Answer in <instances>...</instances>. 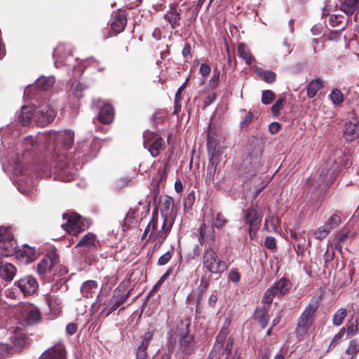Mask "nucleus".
Segmentation results:
<instances>
[{
    "mask_svg": "<svg viewBox=\"0 0 359 359\" xmlns=\"http://www.w3.org/2000/svg\"><path fill=\"white\" fill-rule=\"evenodd\" d=\"M136 210L130 208L127 212L125 217V223L129 224L131 223L135 217Z\"/></svg>",
    "mask_w": 359,
    "mask_h": 359,
    "instance_id": "obj_60",
    "label": "nucleus"
},
{
    "mask_svg": "<svg viewBox=\"0 0 359 359\" xmlns=\"http://www.w3.org/2000/svg\"><path fill=\"white\" fill-rule=\"evenodd\" d=\"M359 332V317L353 316L347 323L346 334L351 337Z\"/></svg>",
    "mask_w": 359,
    "mask_h": 359,
    "instance_id": "obj_32",
    "label": "nucleus"
},
{
    "mask_svg": "<svg viewBox=\"0 0 359 359\" xmlns=\"http://www.w3.org/2000/svg\"><path fill=\"white\" fill-rule=\"evenodd\" d=\"M33 117L35 118V113L33 112L32 107L24 106L22 107L21 113L19 116V121L22 126H26L29 125Z\"/></svg>",
    "mask_w": 359,
    "mask_h": 359,
    "instance_id": "obj_25",
    "label": "nucleus"
},
{
    "mask_svg": "<svg viewBox=\"0 0 359 359\" xmlns=\"http://www.w3.org/2000/svg\"><path fill=\"white\" fill-rule=\"evenodd\" d=\"M65 346L58 344L45 351L39 359H66Z\"/></svg>",
    "mask_w": 359,
    "mask_h": 359,
    "instance_id": "obj_16",
    "label": "nucleus"
},
{
    "mask_svg": "<svg viewBox=\"0 0 359 359\" xmlns=\"http://www.w3.org/2000/svg\"><path fill=\"white\" fill-rule=\"evenodd\" d=\"M55 83V79L54 77L49 76V77H40L36 81V86L43 90L46 91L49 90Z\"/></svg>",
    "mask_w": 359,
    "mask_h": 359,
    "instance_id": "obj_33",
    "label": "nucleus"
},
{
    "mask_svg": "<svg viewBox=\"0 0 359 359\" xmlns=\"http://www.w3.org/2000/svg\"><path fill=\"white\" fill-rule=\"evenodd\" d=\"M16 269L11 264H6L2 266H0V276L2 278L11 280H13L14 276L15 275Z\"/></svg>",
    "mask_w": 359,
    "mask_h": 359,
    "instance_id": "obj_29",
    "label": "nucleus"
},
{
    "mask_svg": "<svg viewBox=\"0 0 359 359\" xmlns=\"http://www.w3.org/2000/svg\"><path fill=\"white\" fill-rule=\"evenodd\" d=\"M22 256L25 257L29 262H33L36 259L35 250L29 245H25L22 250Z\"/></svg>",
    "mask_w": 359,
    "mask_h": 359,
    "instance_id": "obj_39",
    "label": "nucleus"
},
{
    "mask_svg": "<svg viewBox=\"0 0 359 359\" xmlns=\"http://www.w3.org/2000/svg\"><path fill=\"white\" fill-rule=\"evenodd\" d=\"M279 51L280 53L283 56H286L291 53L290 44L287 42V40L283 41L282 46L280 47Z\"/></svg>",
    "mask_w": 359,
    "mask_h": 359,
    "instance_id": "obj_49",
    "label": "nucleus"
},
{
    "mask_svg": "<svg viewBox=\"0 0 359 359\" xmlns=\"http://www.w3.org/2000/svg\"><path fill=\"white\" fill-rule=\"evenodd\" d=\"M126 22L127 20L124 11H118L112 19L111 29L116 33H120L124 29Z\"/></svg>",
    "mask_w": 359,
    "mask_h": 359,
    "instance_id": "obj_23",
    "label": "nucleus"
},
{
    "mask_svg": "<svg viewBox=\"0 0 359 359\" xmlns=\"http://www.w3.org/2000/svg\"><path fill=\"white\" fill-rule=\"evenodd\" d=\"M20 307L22 318L27 325L40 323L41 315L39 309L32 304H23Z\"/></svg>",
    "mask_w": 359,
    "mask_h": 359,
    "instance_id": "obj_8",
    "label": "nucleus"
},
{
    "mask_svg": "<svg viewBox=\"0 0 359 359\" xmlns=\"http://www.w3.org/2000/svg\"><path fill=\"white\" fill-rule=\"evenodd\" d=\"M218 161L217 158H209V163L207 167V179L209 182L213 180V177L215 174L217 166L218 165Z\"/></svg>",
    "mask_w": 359,
    "mask_h": 359,
    "instance_id": "obj_34",
    "label": "nucleus"
},
{
    "mask_svg": "<svg viewBox=\"0 0 359 359\" xmlns=\"http://www.w3.org/2000/svg\"><path fill=\"white\" fill-rule=\"evenodd\" d=\"M323 87V82L320 79H316L311 81L307 87V95L309 97L316 96L318 91Z\"/></svg>",
    "mask_w": 359,
    "mask_h": 359,
    "instance_id": "obj_31",
    "label": "nucleus"
},
{
    "mask_svg": "<svg viewBox=\"0 0 359 359\" xmlns=\"http://www.w3.org/2000/svg\"><path fill=\"white\" fill-rule=\"evenodd\" d=\"M98 120L103 124H109L113 121L114 109L111 105L104 104L102 106L98 114Z\"/></svg>",
    "mask_w": 359,
    "mask_h": 359,
    "instance_id": "obj_21",
    "label": "nucleus"
},
{
    "mask_svg": "<svg viewBox=\"0 0 359 359\" xmlns=\"http://www.w3.org/2000/svg\"><path fill=\"white\" fill-rule=\"evenodd\" d=\"M346 313H347V312H346V309L341 308V309H339L333 316L334 325H335L337 326L340 325L342 323L343 320L346 317Z\"/></svg>",
    "mask_w": 359,
    "mask_h": 359,
    "instance_id": "obj_40",
    "label": "nucleus"
},
{
    "mask_svg": "<svg viewBox=\"0 0 359 359\" xmlns=\"http://www.w3.org/2000/svg\"><path fill=\"white\" fill-rule=\"evenodd\" d=\"M57 257L55 255L47 256L43 258L37 264V271L40 275H43L49 271L51 268L57 263Z\"/></svg>",
    "mask_w": 359,
    "mask_h": 359,
    "instance_id": "obj_20",
    "label": "nucleus"
},
{
    "mask_svg": "<svg viewBox=\"0 0 359 359\" xmlns=\"http://www.w3.org/2000/svg\"><path fill=\"white\" fill-rule=\"evenodd\" d=\"M291 288L292 283L287 278H282L267 289L262 298V302L270 304L273 302V297L283 296L288 293Z\"/></svg>",
    "mask_w": 359,
    "mask_h": 359,
    "instance_id": "obj_7",
    "label": "nucleus"
},
{
    "mask_svg": "<svg viewBox=\"0 0 359 359\" xmlns=\"http://www.w3.org/2000/svg\"><path fill=\"white\" fill-rule=\"evenodd\" d=\"M238 55L245 60L247 65H250L255 60L249 48L244 43H240L238 46Z\"/></svg>",
    "mask_w": 359,
    "mask_h": 359,
    "instance_id": "obj_30",
    "label": "nucleus"
},
{
    "mask_svg": "<svg viewBox=\"0 0 359 359\" xmlns=\"http://www.w3.org/2000/svg\"><path fill=\"white\" fill-rule=\"evenodd\" d=\"M190 320L189 319L181 320L177 325L173 333L175 338H179L180 351L185 354H191L194 351V337L189 332Z\"/></svg>",
    "mask_w": 359,
    "mask_h": 359,
    "instance_id": "obj_4",
    "label": "nucleus"
},
{
    "mask_svg": "<svg viewBox=\"0 0 359 359\" xmlns=\"http://www.w3.org/2000/svg\"><path fill=\"white\" fill-rule=\"evenodd\" d=\"M332 230V226L330 224H325L322 226H320L317 229L313 235L316 239L322 240Z\"/></svg>",
    "mask_w": 359,
    "mask_h": 359,
    "instance_id": "obj_35",
    "label": "nucleus"
},
{
    "mask_svg": "<svg viewBox=\"0 0 359 359\" xmlns=\"http://www.w3.org/2000/svg\"><path fill=\"white\" fill-rule=\"evenodd\" d=\"M153 338V332L148 331L145 333L142 338V341L140 346L148 348L151 340Z\"/></svg>",
    "mask_w": 359,
    "mask_h": 359,
    "instance_id": "obj_53",
    "label": "nucleus"
},
{
    "mask_svg": "<svg viewBox=\"0 0 359 359\" xmlns=\"http://www.w3.org/2000/svg\"><path fill=\"white\" fill-rule=\"evenodd\" d=\"M255 73L268 83H273L276 79V74L271 70H264L259 67H255Z\"/></svg>",
    "mask_w": 359,
    "mask_h": 359,
    "instance_id": "obj_28",
    "label": "nucleus"
},
{
    "mask_svg": "<svg viewBox=\"0 0 359 359\" xmlns=\"http://www.w3.org/2000/svg\"><path fill=\"white\" fill-rule=\"evenodd\" d=\"M22 327H24V324L19 323L18 325L11 329L12 336L11 340L13 345L18 348H22L28 343V339L26 337L25 334L22 332Z\"/></svg>",
    "mask_w": 359,
    "mask_h": 359,
    "instance_id": "obj_14",
    "label": "nucleus"
},
{
    "mask_svg": "<svg viewBox=\"0 0 359 359\" xmlns=\"http://www.w3.org/2000/svg\"><path fill=\"white\" fill-rule=\"evenodd\" d=\"M77 330V325L75 323H69L66 327V331L69 334H74Z\"/></svg>",
    "mask_w": 359,
    "mask_h": 359,
    "instance_id": "obj_64",
    "label": "nucleus"
},
{
    "mask_svg": "<svg viewBox=\"0 0 359 359\" xmlns=\"http://www.w3.org/2000/svg\"><path fill=\"white\" fill-rule=\"evenodd\" d=\"M260 155L248 154L243 160L241 165V170L249 176L254 175L259 165Z\"/></svg>",
    "mask_w": 359,
    "mask_h": 359,
    "instance_id": "obj_12",
    "label": "nucleus"
},
{
    "mask_svg": "<svg viewBox=\"0 0 359 359\" xmlns=\"http://www.w3.org/2000/svg\"><path fill=\"white\" fill-rule=\"evenodd\" d=\"M285 100L283 98H278L271 107V111L275 115H278L283 107Z\"/></svg>",
    "mask_w": 359,
    "mask_h": 359,
    "instance_id": "obj_47",
    "label": "nucleus"
},
{
    "mask_svg": "<svg viewBox=\"0 0 359 359\" xmlns=\"http://www.w3.org/2000/svg\"><path fill=\"white\" fill-rule=\"evenodd\" d=\"M164 144V140L159 137L156 139L151 144H147L144 142V145L145 147H148V149L153 157L157 156L161 150H162Z\"/></svg>",
    "mask_w": 359,
    "mask_h": 359,
    "instance_id": "obj_27",
    "label": "nucleus"
},
{
    "mask_svg": "<svg viewBox=\"0 0 359 359\" xmlns=\"http://www.w3.org/2000/svg\"><path fill=\"white\" fill-rule=\"evenodd\" d=\"M274 98V93L270 90H264L262 95V102L264 104H270Z\"/></svg>",
    "mask_w": 359,
    "mask_h": 359,
    "instance_id": "obj_45",
    "label": "nucleus"
},
{
    "mask_svg": "<svg viewBox=\"0 0 359 359\" xmlns=\"http://www.w3.org/2000/svg\"><path fill=\"white\" fill-rule=\"evenodd\" d=\"M205 228H206V226L204 223H203L200 228H199V242L201 244H203V241H204V238H205Z\"/></svg>",
    "mask_w": 359,
    "mask_h": 359,
    "instance_id": "obj_63",
    "label": "nucleus"
},
{
    "mask_svg": "<svg viewBox=\"0 0 359 359\" xmlns=\"http://www.w3.org/2000/svg\"><path fill=\"white\" fill-rule=\"evenodd\" d=\"M243 220L245 224L254 229H259L260 226L261 218L257 211L253 208H249L244 211Z\"/></svg>",
    "mask_w": 359,
    "mask_h": 359,
    "instance_id": "obj_18",
    "label": "nucleus"
},
{
    "mask_svg": "<svg viewBox=\"0 0 359 359\" xmlns=\"http://www.w3.org/2000/svg\"><path fill=\"white\" fill-rule=\"evenodd\" d=\"M229 278L231 282L238 283L241 279V274L237 270L233 269L229 273Z\"/></svg>",
    "mask_w": 359,
    "mask_h": 359,
    "instance_id": "obj_56",
    "label": "nucleus"
},
{
    "mask_svg": "<svg viewBox=\"0 0 359 359\" xmlns=\"http://www.w3.org/2000/svg\"><path fill=\"white\" fill-rule=\"evenodd\" d=\"M156 226H157V220L154 217H153L151 220L149 222V223L147 226V227L144 231L143 236H146L148 233H149V238H151V236L153 234Z\"/></svg>",
    "mask_w": 359,
    "mask_h": 359,
    "instance_id": "obj_41",
    "label": "nucleus"
},
{
    "mask_svg": "<svg viewBox=\"0 0 359 359\" xmlns=\"http://www.w3.org/2000/svg\"><path fill=\"white\" fill-rule=\"evenodd\" d=\"M55 111L49 106H41L35 112V122L41 126H44L52 122L55 117Z\"/></svg>",
    "mask_w": 359,
    "mask_h": 359,
    "instance_id": "obj_9",
    "label": "nucleus"
},
{
    "mask_svg": "<svg viewBox=\"0 0 359 359\" xmlns=\"http://www.w3.org/2000/svg\"><path fill=\"white\" fill-rule=\"evenodd\" d=\"M63 218L67 219V222L65 224H62V226L69 233L76 235L84 230L80 221V216L78 214H64Z\"/></svg>",
    "mask_w": 359,
    "mask_h": 359,
    "instance_id": "obj_10",
    "label": "nucleus"
},
{
    "mask_svg": "<svg viewBox=\"0 0 359 359\" xmlns=\"http://www.w3.org/2000/svg\"><path fill=\"white\" fill-rule=\"evenodd\" d=\"M265 227L269 231H276V226L275 224V219L270 216L266 218Z\"/></svg>",
    "mask_w": 359,
    "mask_h": 359,
    "instance_id": "obj_48",
    "label": "nucleus"
},
{
    "mask_svg": "<svg viewBox=\"0 0 359 359\" xmlns=\"http://www.w3.org/2000/svg\"><path fill=\"white\" fill-rule=\"evenodd\" d=\"M17 285L25 295L34 293L38 288V283L32 276H26L17 282Z\"/></svg>",
    "mask_w": 359,
    "mask_h": 359,
    "instance_id": "obj_15",
    "label": "nucleus"
},
{
    "mask_svg": "<svg viewBox=\"0 0 359 359\" xmlns=\"http://www.w3.org/2000/svg\"><path fill=\"white\" fill-rule=\"evenodd\" d=\"M344 135L347 141L351 142L359 137V121L346 123L344 128Z\"/></svg>",
    "mask_w": 359,
    "mask_h": 359,
    "instance_id": "obj_19",
    "label": "nucleus"
},
{
    "mask_svg": "<svg viewBox=\"0 0 359 359\" xmlns=\"http://www.w3.org/2000/svg\"><path fill=\"white\" fill-rule=\"evenodd\" d=\"M77 245L91 247L95 245V236L91 233L86 234L78 243Z\"/></svg>",
    "mask_w": 359,
    "mask_h": 359,
    "instance_id": "obj_37",
    "label": "nucleus"
},
{
    "mask_svg": "<svg viewBox=\"0 0 359 359\" xmlns=\"http://www.w3.org/2000/svg\"><path fill=\"white\" fill-rule=\"evenodd\" d=\"M253 118V114L251 111H248L245 114V117L242 122L241 123V126L242 128H247L249 124L252 122Z\"/></svg>",
    "mask_w": 359,
    "mask_h": 359,
    "instance_id": "obj_50",
    "label": "nucleus"
},
{
    "mask_svg": "<svg viewBox=\"0 0 359 359\" xmlns=\"http://www.w3.org/2000/svg\"><path fill=\"white\" fill-rule=\"evenodd\" d=\"M290 236L294 238L296 241H297L299 243H298V247L299 248L301 245H304V243H305V239L303 238V242L302 241V239H301V236H299L295 231H290Z\"/></svg>",
    "mask_w": 359,
    "mask_h": 359,
    "instance_id": "obj_62",
    "label": "nucleus"
},
{
    "mask_svg": "<svg viewBox=\"0 0 359 359\" xmlns=\"http://www.w3.org/2000/svg\"><path fill=\"white\" fill-rule=\"evenodd\" d=\"M330 98L334 104H339L343 102V95L340 90L334 89L330 94Z\"/></svg>",
    "mask_w": 359,
    "mask_h": 359,
    "instance_id": "obj_43",
    "label": "nucleus"
},
{
    "mask_svg": "<svg viewBox=\"0 0 359 359\" xmlns=\"http://www.w3.org/2000/svg\"><path fill=\"white\" fill-rule=\"evenodd\" d=\"M255 318L258 320L263 328L266 327L269 319L266 311L264 309L256 311Z\"/></svg>",
    "mask_w": 359,
    "mask_h": 359,
    "instance_id": "obj_38",
    "label": "nucleus"
},
{
    "mask_svg": "<svg viewBox=\"0 0 359 359\" xmlns=\"http://www.w3.org/2000/svg\"><path fill=\"white\" fill-rule=\"evenodd\" d=\"M359 351V346L355 341H351L346 349V353L349 355L354 354Z\"/></svg>",
    "mask_w": 359,
    "mask_h": 359,
    "instance_id": "obj_59",
    "label": "nucleus"
},
{
    "mask_svg": "<svg viewBox=\"0 0 359 359\" xmlns=\"http://www.w3.org/2000/svg\"><path fill=\"white\" fill-rule=\"evenodd\" d=\"M147 348L139 346L136 352V359H147Z\"/></svg>",
    "mask_w": 359,
    "mask_h": 359,
    "instance_id": "obj_51",
    "label": "nucleus"
},
{
    "mask_svg": "<svg viewBox=\"0 0 359 359\" xmlns=\"http://www.w3.org/2000/svg\"><path fill=\"white\" fill-rule=\"evenodd\" d=\"M227 220L223 215V214L219 212L217 214V216L215 217L214 226L219 229H221L223 226H224Z\"/></svg>",
    "mask_w": 359,
    "mask_h": 359,
    "instance_id": "obj_46",
    "label": "nucleus"
},
{
    "mask_svg": "<svg viewBox=\"0 0 359 359\" xmlns=\"http://www.w3.org/2000/svg\"><path fill=\"white\" fill-rule=\"evenodd\" d=\"M344 18L341 15L332 14L330 17V23L333 27L341 26L343 27L344 22L343 20Z\"/></svg>",
    "mask_w": 359,
    "mask_h": 359,
    "instance_id": "obj_42",
    "label": "nucleus"
},
{
    "mask_svg": "<svg viewBox=\"0 0 359 359\" xmlns=\"http://www.w3.org/2000/svg\"><path fill=\"white\" fill-rule=\"evenodd\" d=\"M207 147H208V152L210 154L209 158H217L218 161V163H219L220 161L222 160V156L223 154L222 148H221V147L217 148L215 147V142L212 140H211L210 137H208V139Z\"/></svg>",
    "mask_w": 359,
    "mask_h": 359,
    "instance_id": "obj_26",
    "label": "nucleus"
},
{
    "mask_svg": "<svg viewBox=\"0 0 359 359\" xmlns=\"http://www.w3.org/2000/svg\"><path fill=\"white\" fill-rule=\"evenodd\" d=\"M228 332L226 329H222L216 338V344L214 346V350L219 351L224 347V353L229 355L231 353L233 340L231 337H228Z\"/></svg>",
    "mask_w": 359,
    "mask_h": 359,
    "instance_id": "obj_11",
    "label": "nucleus"
},
{
    "mask_svg": "<svg viewBox=\"0 0 359 359\" xmlns=\"http://www.w3.org/2000/svg\"><path fill=\"white\" fill-rule=\"evenodd\" d=\"M203 264L210 273L221 274L228 269L226 262L219 259L211 247L208 248L203 255Z\"/></svg>",
    "mask_w": 359,
    "mask_h": 359,
    "instance_id": "obj_5",
    "label": "nucleus"
},
{
    "mask_svg": "<svg viewBox=\"0 0 359 359\" xmlns=\"http://www.w3.org/2000/svg\"><path fill=\"white\" fill-rule=\"evenodd\" d=\"M210 67L206 64H202L200 67V73L203 76H206L210 73Z\"/></svg>",
    "mask_w": 359,
    "mask_h": 359,
    "instance_id": "obj_61",
    "label": "nucleus"
},
{
    "mask_svg": "<svg viewBox=\"0 0 359 359\" xmlns=\"http://www.w3.org/2000/svg\"><path fill=\"white\" fill-rule=\"evenodd\" d=\"M13 235L7 227H0V255L8 257L13 253L12 246L6 243L12 239Z\"/></svg>",
    "mask_w": 359,
    "mask_h": 359,
    "instance_id": "obj_13",
    "label": "nucleus"
},
{
    "mask_svg": "<svg viewBox=\"0 0 359 359\" xmlns=\"http://www.w3.org/2000/svg\"><path fill=\"white\" fill-rule=\"evenodd\" d=\"M171 257V252L168 251L159 257L158 264L159 265H165L170 260Z\"/></svg>",
    "mask_w": 359,
    "mask_h": 359,
    "instance_id": "obj_54",
    "label": "nucleus"
},
{
    "mask_svg": "<svg viewBox=\"0 0 359 359\" xmlns=\"http://www.w3.org/2000/svg\"><path fill=\"white\" fill-rule=\"evenodd\" d=\"M220 72L217 69L214 70L212 78L210 79V83L212 88H215L219 83Z\"/></svg>",
    "mask_w": 359,
    "mask_h": 359,
    "instance_id": "obj_52",
    "label": "nucleus"
},
{
    "mask_svg": "<svg viewBox=\"0 0 359 359\" xmlns=\"http://www.w3.org/2000/svg\"><path fill=\"white\" fill-rule=\"evenodd\" d=\"M318 308V301L317 299L313 298L299 316L295 329V334L299 340H303L308 334Z\"/></svg>",
    "mask_w": 359,
    "mask_h": 359,
    "instance_id": "obj_3",
    "label": "nucleus"
},
{
    "mask_svg": "<svg viewBox=\"0 0 359 359\" xmlns=\"http://www.w3.org/2000/svg\"><path fill=\"white\" fill-rule=\"evenodd\" d=\"M264 244L265 246L270 250H273L276 247V239L272 236H267L266 238Z\"/></svg>",
    "mask_w": 359,
    "mask_h": 359,
    "instance_id": "obj_58",
    "label": "nucleus"
},
{
    "mask_svg": "<svg viewBox=\"0 0 359 359\" xmlns=\"http://www.w3.org/2000/svg\"><path fill=\"white\" fill-rule=\"evenodd\" d=\"M54 140L56 147L54 149L57 165L54 167V171L57 173L56 177L64 182L73 180L72 170L66 165L65 151L69 150L74 142V133L70 130L59 131L54 133Z\"/></svg>",
    "mask_w": 359,
    "mask_h": 359,
    "instance_id": "obj_1",
    "label": "nucleus"
},
{
    "mask_svg": "<svg viewBox=\"0 0 359 359\" xmlns=\"http://www.w3.org/2000/svg\"><path fill=\"white\" fill-rule=\"evenodd\" d=\"M327 165L325 166V170L324 168L322 169L319 175V178L318 181H316V184L318 185H320L323 183L327 182L332 179L333 172L331 171L330 169H327Z\"/></svg>",
    "mask_w": 359,
    "mask_h": 359,
    "instance_id": "obj_36",
    "label": "nucleus"
},
{
    "mask_svg": "<svg viewBox=\"0 0 359 359\" xmlns=\"http://www.w3.org/2000/svg\"><path fill=\"white\" fill-rule=\"evenodd\" d=\"M340 10L347 15H351L359 10V0H340Z\"/></svg>",
    "mask_w": 359,
    "mask_h": 359,
    "instance_id": "obj_24",
    "label": "nucleus"
},
{
    "mask_svg": "<svg viewBox=\"0 0 359 359\" xmlns=\"http://www.w3.org/2000/svg\"><path fill=\"white\" fill-rule=\"evenodd\" d=\"M165 20L169 23L172 29L180 26L181 9L177 8L174 4H171L169 11L164 15Z\"/></svg>",
    "mask_w": 359,
    "mask_h": 359,
    "instance_id": "obj_17",
    "label": "nucleus"
},
{
    "mask_svg": "<svg viewBox=\"0 0 359 359\" xmlns=\"http://www.w3.org/2000/svg\"><path fill=\"white\" fill-rule=\"evenodd\" d=\"M187 82H184L177 90L176 94H175V109L174 111L175 114H177L180 109V104H179L180 100L181 99V93L184 90V88L186 87Z\"/></svg>",
    "mask_w": 359,
    "mask_h": 359,
    "instance_id": "obj_44",
    "label": "nucleus"
},
{
    "mask_svg": "<svg viewBox=\"0 0 359 359\" xmlns=\"http://www.w3.org/2000/svg\"><path fill=\"white\" fill-rule=\"evenodd\" d=\"M341 223V217L337 215H332L326 224H330L332 229Z\"/></svg>",
    "mask_w": 359,
    "mask_h": 359,
    "instance_id": "obj_55",
    "label": "nucleus"
},
{
    "mask_svg": "<svg viewBox=\"0 0 359 359\" xmlns=\"http://www.w3.org/2000/svg\"><path fill=\"white\" fill-rule=\"evenodd\" d=\"M130 290L125 292L124 286L119 285L114 292L112 297L100 313V316H108L113 311L116 310L119 306L124 304L130 296Z\"/></svg>",
    "mask_w": 359,
    "mask_h": 359,
    "instance_id": "obj_6",
    "label": "nucleus"
},
{
    "mask_svg": "<svg viewBox=\"0 0 359 359\" xmlns=\"http://www.w3.org/2000/svg\"><path fill=\"white\" fill-rule=\"evenodd\" d=\"M97 284L96 281L89 280L82 283L80 287V292L83 297L86 298L93 297L97 292Z\"/></svg>",
    "mask_w": 359,
    "mask_h": 359,
    "instance_id": "obj_22",
    "label": "nucleus"
},
{
    "mask_svg": "<svg viewBox=\"0 0 359 359\" xmlns=\"http://www.w3.org/2000/svg\"><path fill=\"white\" fill-rule=\"evenodd\" d=\"M174 205L173 199L168 196L162 197L159 203V208L161 215L163 218V222L161 228L157 231L155 236V240L159 245L162 244L166 239L173 224V220L169 217L170 210Z\"/></svg>",
    "mask_w": 359,
    "mask_h": 359,
    "instance_id": "obj_2",
    "label": "nucleus"
},
{
    "mask_svg": "<svg viewBox=\"0 0 359 359\" xmlns=\"http://www.w3.org/2000/svg\"><path fill=\"white\" fill-rule=\"evenodd\" d=\"M130 182V180L127 177H122L118 180H117L115 182V187L118 189H122L124 187L127 186Z\"/></svg>",
    "mask_w": 359,
    "mask_h": 359,
    "instance_id": "obj_57",
    "label": "nucleus"
}]
</instances>
